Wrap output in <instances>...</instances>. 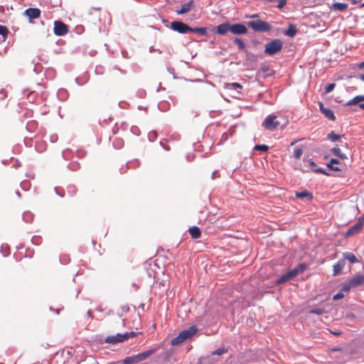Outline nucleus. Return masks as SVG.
Here are the masks:
<instances>
[{
	"label": "nucleus",
	"instance_id": "obj_1",
	"mask_svg": "<svg viewBox=\"0 0 364 364\" xmlns=\"http://www.w3.org/2000/svg\"><path fill=\"white\" fill-rule=\"evenodd\" d=\"M198 331L196 326H192L187 329H185L179 333L178 336L171 340L172 346H177L186 340L193 337Z\"/></svg>",
	"mask_w": 364,
	"mask_h": 364
},
{
	"label": "nucleus",
	"instance_id": "obj_2",
	"mask_svg": "<svg viewBox=\"0 0 364 364\" xmlns=\"http://www.w3.org/2000/svg\"><path fill=\"white\" fill-rule=\"evenodd\" d=\"M139 333V332L136 333L134 331L126 332L124 333H117L116 335L107 336L105 338V342L110 344H117L127 341L130 338H134Z\"/></svg>",
	"mask_w": 364,
	"mask_h": 364
},
{
	"label": "nucleus",
	"instance_id": "obj_3",
	"mask_svg": "<svg viewBox=\"0 0 364 364\" xmlns=\"http://www.w3.org/2000/svg\"><path fill=\"white\" fill-rule=\"evenodd\" d=\"M282 42L279 39H274L265 45L264 53L273 55L282 48Z\"/></svg>",
	"mask_w": 364,
	"mask_h": 364
},
{
	"label": "nucleus",
	"instance_id": "obj_4",
	"mask_svg": "<svg viewBox=\"0 0 364 364\" xmlns=\"http://www.w3.org/2000/svg\"><path fill=\"white\" fill-rule=\"evenodd\" d=\"M248 25L257 32H268L271 30V26L262 20L250 21Z\"/></svg>",
	"mask_w": 364,
	"mask_h": 364
},
{
	"label": "nucleus",
	"instance_id": "obj_5",
	"mask_svg": "<svg viewBox=\"0 0 364 364\" xmlns=\"http://www.w3.org/2000/svg\"><path fill=\"white\" fill-rule=\"evenodd\" d=\"M170 28L181 34H186L191 32V27L188 26L187 24L184 23L182 21H175L171 23Z\"/></svg>",
	"mask_w": 364,
	"mask_h": 364
},
{
	"label": "nucleus",
	"instance_id": "obj_6",
	"mask_svg": "<svg viewBox=\"0 0 364 364\" xmlns=\"http://www.w3.org/2000/svg\"><path fill=\"white\" fill-rule=\"evenodd\" d=\"M279 125V122L277 119V116L272 114H269L262 123V126L267 130H274Z\"/></svg>",
	"mask_w": 364,
	"mask_h": 364
},
{
	"label": "nucleus",
	"instance_id": "obj_7",
	"mask_svg": "<svg viewBox=\"0 0 364 364\" xmlns=\"http://www.w3.org/2000/svg\"><path fill=\"white\" fill-rule=\"evenodd\" d=\"M53 32L56 36H62L68 32V28L67 25L62 21H55L54 22Z\"/></svg>",
	"mask_w": 364,
	"mask_h": 364
},
{
	"label": "nucleus",
	"instance_id": "obj_8",
	"mask_svg": "<svg viewBox=\"0 0 364 364\" xmlns=\"http://www.w3.org/2000/svg\"><path fill=\"white\" fill-rule=\"evenodd\" d=\"M230 32L235 35L245 34L247 32V28L242 23L230 24Z\"/></svg>",
	"mask_w": 364,
	"mask_h": 364
},
{
	"label": "nucleus",
	"instance_id": "obj_9",
	"mask_svg": "<svg viewBox=\"0 0 364 364\" xmlns=\"http://www.w3.org/2000/svg\"><path fill=\"white\" fill-rule=\"evenodd\" d=\"M24 14L28 17L29 21L31 22L32 19H36L40 17L41 10L38 8H29L24 11Z\"/></svg>",
	"mask_w": 364,
	"mask_h": 364
},
{
	"label": "nucleus",
	"instance_id": "obj_10",
	"mask_svg": "<svg viewBox=\"0 0 364 364\" xmlns=\"http://www.w3.org/2000/svg\"><path fill=\"white\" fill-rule=\"evenodd\" d=\"M318 105H319L320 111L325 115V117L326 118H328V119H330L331 121H334L336 119L334 113L330 108L325 107L323 106V102H318Z\"/></svg>",
	"mask_w": 364,
	"mask_h": 364
},
{
	"label": "nucleus",
	"instance_id": "obj_11",
	"mask_svg": "<svg viewBox=\"0 0 364 364\" xmlns=\"http://www.w3.org/2000/svg\"><path fill=\"white\" fill-rule=\"evenodd\" d=\"M194 5V1L193 0H190L188 2L183 4L181 6L180 9L176 10V13L179 15L184 14L190 11Z\"/></svg>",
	"mask_w": 364,
	"mask_h": 364
},
{
	"label": "nucleus",
	"instance_id": "obj_12",
	"mask_svg": "<svg viewBox=\"0 0 364 364\" xmlns=\"http://www.w3.org/2000/svg\"><path fill=\"white\" fill-rule=\"evenodd\" d=\"M215 32L219 35H225L228 32H230V23L225 22L218 25Z\"/></svg>",
	"mask_w": 364,
	"mask_h": 364
},
{
	"label": "nucleus",
	"instance_id": "obj_13",
	"mask_svg": "<svg viewBox=\"0 0 364 364\" xmlns=\"http://www.w3.org/2000/svg\"><path fill=\"white\" fill-rule=\"evenodd\" d=\"M346 264V262L344 259H339L334 265H333V275H338L341 273L344 266Z\"/></svg>",
	"mask_w": 364,
	"mask_h": 364
},
{
	"label": "nucleus",
	"instance_id": "obj_14",
	"mask_svg": "<svg viewBox=\"0 0 364 364\" xmlns=\"http://www.w3.org/2000/svg\"><path fill=\"white\" fill-rule=\"evenodd\" d=\"M156 352V349H150L147 350L146 351H144L141 353H139L136 355V360H138L139 362L146 360L147 358L151 356L152 354H154Z\"/></svg>",
	"mask_w": 364,
	"mask_h": 364
},
{
	"label": "nucleus",
	"instance_id": "obj_15",
	"mask_svg": "<svg viewBox=\"0 0 364 364\" xmlns=\"http://www.w3.org/2000/svg\"><path fill=\"white\" fill-rule=\"evenodd\" d=\"M362 229V226L360 225V223H358L356 222V223L355 225H353V226H351L348 230V231L346 232V236H351V235H353L358 232H359L360 231V230Z\"/></svg>",
	"mask_w": 364,
	"mask_h": 364
},
{
	"label": "nucleus",
	"instance_id": "obj_16",
	"mask_svg": "<svg viewBox=\"0 0 364 364\" xmlns=\"http://www.w3.org/2000/svg\"><path fill=\"white\" fill-rule=\"evenodd\" d=\"M348 7V4L346 3H334L331 6V9L334 11H346Z\"/></svg>",
	"mask_w": 364,
	"mask_h": 364
},
{
	"label": "nucleus",
	"instance_id": "obj_17",
	"mask_svg": "<svg viewBox=\"0 0 364 364\" xmlns=\"http://www.w3.org/2000/svg\"><path fill=\"white\" fill-rule=\"evenodd\" d=\"M350 285L353 287H357L361 284L364 283V276L363 275H357L352 278L350 280Z\"/></svg>",
	"mask_w": 364,
	"mask_h": 364
},
{
	"label": "nucleus",
	"instance_id": "obj_18",
	"mask_svg": "<svg viewBox=\"0 0 364 364\" xmlns=\"http://www.w3.org/2000/svg\"><path fill=\"white\" fill-rule=\"evenodd\" d=\"M343 259H344V260L347 259L352 264H354V263H356L358 262L355 255L351 252H344L343 254Z\"/></svg>",
	"mask_w": 364,
	"mask_h": 364
},
{
	"label": "nucleus",
	"instance_id": "obj_19",
	"mask_svg": "<svg viewBox=\"0 0 364 364\" xmlns=\"http://www.w3.org/2000/svg\"><path fill=\"white\" fill-rule=\"evenodd\" d=\"M188 231L190 232L191 236L193 239L199 238L201 235L199 228H198L196 226H193V227L190 228Z\"/></svg>",
	"mask_w": 364,
	"mask_h": 364
},
{
	"label": "nucleus",
	"instance_id": "obj_20",
	"mask_svg": "<svg viewBox=\"0 0 364 364\" xmlns=\"http://www.w3.org/2000/svg\"><path fill=\"white\" fill-rule=\"evenodd\" d=\"M296 197L299 198H307L309 200H311L313 198L311 193L307 191L296 193Z\"/></svg>",
	"mask_w": 364,
	"mask_h": 364
},
{
	"label": "nucleus",
	"instance_id": "obj_21",
	"mask_svg": "<svg viewBox=\"0 0 364 364\" xmlns=\"http://www.w3.org/2000/svg\"><path fill=\"white\" fill-rule=\"evenodd\" d=\"M362 95H358L353 97L352 100H349L346 103V106H351L358 104L360 102H363Z\"/></svg>",
	"mask_w": 364,
	"mask_h": 364
},
{
	"label": "nucleus",
	"instance_id": "obj_22",
	"mask_svg": "<svg viewBox=\"0 0 364 364\" xmlns=\"http://www.w3.org/2000/svg\"><path fill=\"white\" fill-rule=\"evenodd\" d=\"M331 151L335 156H337L341 159H347L346 154L341 153V149L338 146L332 148Z\"/></svg>",
	"mask_w": 364,
	"mask_h": 364
},
{
	"label": "nucleus",
	"instance_id": "obj_23",
	"mask_svg": "<svg viewBox=\"0 0 364 364\" xmlns=\"http://www.w3.org/2000/svg\"><path fill=\"white\" fill-rule=\"evenodd\" d=\"M191 32L198 33L201 36H205L207 35V31L206 28L204 27L198 28H191Z\"/></svg>",
	"mask_w": 364,
	"mask_h": 364
},
{
	"label": "nucleus",
	"instance_id": "obj_24",
	"mask_svg": "<svg viewBox=\"0 0 364 364\" xmlns=\"http://www.w3.org/2000/svg\"><path fill=\"white\" fill-rule=\"evenodd\" d=\"M296 28L294 25H289L288 29L285 31V35L289 37H294L296 33Z\"/></svg>",
	"mask_w": 364,
	"mask_h": 364
},
{
	"label": "nucleus",
	"instance_id": "obj_25",
	"mask_svg": "<svg viewBox=\"0 0 364 364\" xmlns=\"http://www.w3.org/2000/svg\"><path fill=\"white\" fill-rule=\"evenodd\" d=\"M291 279V277L288 272L282 275L277 281V284H283Z\"/></svg>",
	"mask_w": 364,
	"mask_h": 364
},
{
	"label": "nucleus",
	"instance_id": "obj_26",
	"mask_svg": "<svg viewBox=\"0 0 364 364\" xmlns=\"http://www.w3.org/2000/svg\"><path fill=\"white\" fill-rule=\"evenodd\" d=\"M138 360H136V355H134V356H130V357H127L124 360H123V364H133L134 363H138Z\"/></svg>",
	"mask_w": 364,
	"mask_h": 364
},
{
	"label": "nucleus",
	"instance_id": "obj_27",
	"mask_svg": "<svg viewBox=\"0 0 364 364\" xmlns=\"http://www.w3.org/2000/svg\"><path fill=\"white\" fill-rule=\"evenodd\" d=\"M23 219L26 223H31L33 219V215L31 212H25L23 214Z\"/></svg>",
	"mask_w": 364,
	"mask_h": 364
},
{
	"label": "nucleus",
	"instance_id": "obj_28",
	"mask_svg": "<svg viewBox=\"0 0 364 364\" xmlns=\"http://www.w3.org/2000/svg\"><path fill=\"white\" fill-rule=\"evenodd\" d=\"M341 137V135L336 134L334 132L328 133L327 135L328 139L331 140V141H336Z\"/></svg>",
	"mask_w": 364,
	"mask_h": 364
},
{
	"label": "nucleus",
	"instance_id": "obj_29",
	"mask_svg": "<svg viewBox=\"0 0 364 364\" xmlns=\"http://www.w3.org/2000/svg\"><path fill=\"white\" fill-rule=\"evenodd\" d=\"M233 41L237 46L238 49L243 50L245 48V44L242 39L235 38Z\"/></svg>",
	"mask_w": 364,
	"mask_h": 364
},
{
	"label": "nucleus",
	"instance_id": "obj_30",
	"mask_svg": "<svg viewBox=\"0 0 364 364\" xmlns=\"http://www.w3.org/2000/svg\"><path fill=\"white\" fill-rule=\"evenodd\" d=\"M254 149H255V150H257V151L265 152V151H268L269 147H268V146L264 145V144H258V145H256Z\"/></svg>",
	"mask_w": 364,
	"mask_h": 364
},
{
	"label": "nucleus",
	"instance_id": "obj_31",
	"mask_svg": "<svg viewBox=\"0 0 364 364\" xmlns=\"http://www.w3.org/2000/svg\"><path fill=\"white\" fill-rule=\"evenodd\" d=\"M303 154L301 148H296L294 151V156L296 159H299Z\"/></svg>",
	"mask_w": 364,
	"mask_h": 364
},
{
	"label": "nucleus",
	"instance_id": "obj_32",
	"mask_svg": "<svg viewBox=\"0 0 364 364\" xmlns=\"http://www.w3.org/2000/svg\"><path fill=\"white\" fill-rule=\"evenodd\" d=\"M310 314L321 315L324 313V310L321 308H314L309 311Z\"/></svg>",
	"mask_w": 364,
	"mask_h": 364
},
{
	"label": "nucleus",
	"instance_id": "obj_33",
	"mask_svg": "<svg viewBox=\"0 0 364 364\" xmlns=\"http://www.w3.org/2000/svg\"><path fill=\"white\" fill-rule=\"evenodd\" d=\"M1 252L4 256H7L10 253L9 247L7 245H1Z\"/></svg>",
	"mask_w": 364,
	"mask_h": 364
},
{
	"label": "nucleus",
	"instance_id": "obj_34",
	"mask_svg": "<svg viewBox=\"0 0 364 364\" xmlns=\"http://www.w3.org/2000/svg\"><path fill=\"white\" fill-rule=\"evenodd\" d=\"M9 33L8 28L4 26H0V35L3 36L5 38Z\"/></svg>",
	"mask_w": 364,
	"mask_h": 364
},
{
	"label": "nucleus",
	"instance_id": "obj_35",
	"mask_svg": "<svg viewBox=\"0 0 364 364\" xmlns=\"http://www.w3.org/2000/svg\"><path fill=\"white\" fill-rule=\"evenodd\" d=\"M288 273H289L291 279H292L299 274V270H297L295 267V268L292 269L291 270L289 271Z\"/></svg>",
	"mask_w": 364,
	"mask_h": 364
},
{
	"label": "nucleus",
	"instance_id": "obj_36",
	"mask_svg": "<svg viewBox=\"0 0 364 364\" xmlns=\"http://www.w3.org/2000/svg\"><path fill=\"white\" fill-rule=\"evenodd\" d=\"M288 273H289L291 279H292L299 274V270H297L295 267V268L292 269L291 270L289 271Z\"/></svg>",
	"mask_w": 364,
	"mask_h": 364
},
{
	"label": "nucleus",
	"instance_id": "obj_37",
	"mask_svg": "<svg viewBox=\"0 0 364 364\" xmlns=\"http://www.w3.org/2000/svg\"><path fill=\"white\" fill-rule=\"evenodd\" d=\"M335 83H331V84H328L326 87V89H325V92L326 93H329L331 92V91L333 90V89L335 88Z\"/></svg>",
	"mask_w": 364,
	"mask_h": 364
},
{
	"label": "nucleus",
	"instance_id": "obj_38",
	"mask_svg": "<svg viewBox=\"0 0 364 364\" xmlns=\"http://www.w3.org/2000/svg\"><path fill=\"white\" fill-rule=\"evenodd\" d=\"M306 267H307L306 264H305L304 263H301V264H299V265H297L296 267V269L297 270H299V274H300L306 269Z\"/></svg>",
	"mask_w": 364,
	"mask_h": 364
},
{
	"label": "nucleus",
	"instance_id": "obj_39",
	"mask_svg": "<svg viewBox=\"0 0 364 364\" xmlns=\"http://www.w3.org/2000/svg\"><path fill=\"white\" fill-rule=\"evenodd\" d=\"M225 352V350L224 348H218L217 350H215V351L213 352V355H220L223 354Z\"/></svg>",
	"mask_w": 364,
	"mask_h": 364
},
{
	"label": "nucleus",
	"instance_id": "obj_40",
	"mask_svg": "<svg viewBox=\"0 0 364 364\" xmlns=\"http://www.w3.org/2000/svg\"><path fill=\"white\" fill-rule=\"evenodd\" d=\"M230 89H241L242 85L239 83L234 82L229 85Z\"/></svg>",
	"mask_w": 364,
	"mask_h": 364
},
{
	"label": "nucleus",
	"instance_id": "obj_41",
	"mask_svg": "<svg viewBox=\"0 0 364 364\" xmlns=\"http://www.w3.org/2000/svg\"><path fill=\"white\" fill-rule=\"evenodd\" d=\"M314 171L315 173H323V174L329 176V173L326 172V171L323 168H318L314 169Z\"/></svg>",
	"mask_w": 364,
	"mask_h": 364
},
{
	"label": "nucleus",
	"instance_id": "obj_42",
	"mask_svg": "<svg viewBox=\"0 0 364 364\" xmlns=\"http://www.w3.org/2000/svg\"><path fill=\"white\" fill-rule=\"evenodd\" d=\"M351 287H353V285H350V281H349L348 284L343 285L342 287V290L344 291H348Z\"/></svg>",
	"mask_w": 364,
	"mask_h": 364
},
{
	"label": "nucleus",
	"instance_id": "obj_43",
	"mask_svg": "<svg viewBox=\"0 0 364 364\" xmlns=\"http://www.w3.org/2000/svg\"><path fill=\"white\" fill-rule=\"evenodd\" d=\"M343 297H344L343 294H342V293H338V294H335V295L333 296V299L334 301H337V300H338V299H343Z\"/></svg>",
	"mask_w": 364,
	"mask_h": 364
},
{
	"label": "nucleus",
	"instance_id": "obj_44",
	"mask_svg": "<svg viewBox=\"0 0 364 364\" xmlns=\"http://www.w3.org/2000/svg\"><path fill=\"white\" fill-rule=\"evenodd\" d=\"M287 4L286 0H279V4L277 5V8L281 9H282Z\"/></svg>",
	"mask_w": 364,
	"mask_h": 364
},
{
	"label": "nucleus",
	"instance_id": "obj_45",
	"mask_svg": "<svg viewBox=\"0 0 364 364\" xmlns=\"http://www.w3.org/2000/svg\"><path fill=\"white\" fill-rule=\"evenodd\" d=\"M68 168L70 169L73 170V171L77 170L79 168V164H74V163L73 164H69Z\"/></svg>",
	"mask_w": 364,
	"mask_h": 364
},
{
	"label": "nucleus",
	"instance_id": "obj_46",
	"mask_svg": "<svg viewBox=\"0 0 364 364\" xmlns=\"http://www.w3.org/2000/svg\"><path fill=\"white\" fill-rule=\"evenodd\" d=\"M327 166L331 168L333 171H341V168L338 166L332 165V164H327Z\"/></svg>",
	"mask_w": 364,
	"mask_h": 364
},
{
	"label": "nucleus",
	"instance_id": "obj_47",
	"mask_svg": "<svg viewBox=\"0 0 364 364\" xmlns=\"http://www.w3.org/2000/svg\"><path fill=\"white\" fill-rule=\"evenodd\" d=\"M149 138L150 140L154 141L156 138V132H151L149 134Z\"/></svg>",
	"mask_w": 364,
	"mask_h": 364
},
{
	"label": "nucleus",
	"instance_id": "obj_48",
	"mask_svg": "<svg viewBox=\"0 0 364 364\" xmlns=\"http://www.w3.org/2000/svg\"><path fill=\"white\" fill-rule=\"evenodd\" d=\"M305 162H306L309 165L311 166H316V164L315 162L313 161V159H306L305 160Z\"/></svg>",
	"mask_w": 364,
	"mask_h": 364
},
{
	"label": "nucleus",
	"instance_id": "obj_49",
	"mask_svg": "<svg viewBox=\"0 0 364 364\" xmlns=\"http://www.w3.org/2000/svg\"><path fill=\"white\" fill-rule=\"evenodd\" d=\"M6 97V93L4 90L0 91V99L3 100Z\"/></svg>",
	"mask_w": 364,
	"mask_h": 364
},
{
	"label": "nucleus",
	"instance_id": "obj_50",
	"mask_svg": "<svg viewBox=\"0 0 364 364\" xmlns=\"http://www.w3.org/2000/svg\"><path fill=\"white\" fill-rule=\"evenodd\" d=\"M358 223H360V225L363 227V224H364V215L360 217L358 220H357Z\"/></svg>",
	"mask_w": 364,
	"mask_h": 364
},
{
	"label": "nucleus",
	"instance_id": "obj_51",
	"mask_svg": "<svg viewBox=\"0 0 364 364\" xmlns=\"http://www.w3.org/2000/svg\"><path fill=\"white\" fill-rule=\"evenodd\" d=\"M57 139H58V136L57 135L54 134V135H51L50 136V141L52 142H55L57 141Z\"/></svg>",
	"mask_w": 364,
	"mask_h": 364
},
{
	"label": "nucleus",
	"instance_id": "obj_52",
	"mask_svg": "<svg viewBox=\"0 0 364 364\" xmlns=\"http://www.w3.org/2000/svg\"><path fill=\"white\" fill-rule=\"evenodd\" d=\"M217 177H218V171H215L212 173V178H213V179H215V178H216Z\"/></svg>",
	"mask_w": 364,
	"mask_h": 364
},
{
	"label": "nucleus",
	"instance_id": "obj_53",
	"mask_svg": "<svg viewBox=\"0 0 364 364\" xmlns=\"http://www.w3.org/2000/svg\"><path fill=\"white\" fill-rule=\"evenodd\" d=\"M338 164V161L337 159H332L331 161H330V163L328 164Z\"/></svg>",
	"mask_w": 364,
	"mask_h": 364
},
{
	"label": "nucleus",
	"instance_id": "obj_54",
	"mask_svg": "<svg viewBox=\"0 0 364 364\" xmlns=\"http://www.w3.org/2000/svg\"><path fill=\"white\" fill-rule=\"evenodd\" d=\"M358 68L360 70H364V61L358 65Z\"/></svg>",
	"mask_w": 364,
	"mask_h": 364
},
{
	"label": "nucleus",
	"instance_id": "obj_55",
	"mask_svg": "<svg viewBox=\"0 0 364 364\" xmlns=\"http://www.w3.org/2000/svg\"><path fill=\"white\" fill-rule=\"evenodd\" d=\"M87 314L88 316H90V318H92V313L90 310H89Z\"/></svg>",
	"mask_w": 364,
	"mask_h": 364
},
{
	"label": "nucleus",
	"instance_id": "obj_56",
	"mask_svg": "<svg viewBox=\"0 0 364 364\" xmlns=\"http://www.w3.org/2000/svg\"><path fill=\"white\" fill-rule=\"evenodd\" d=\"M358 77L364 82V74L360 75Z\"/></svg>",
	"mask_w": 364,
	"mask_h": 364
},
{
	"label": "nucleus",
	"instance_id": "obj_57",
	"mask_svg": "<svg viewBox=\"0 0 364 364\" xmlns=\"http://www.w3.org/2000/svg\"><path fill=\"white\" fill-rule=\"evenodd\" d=\"M359 107H360L361 109L364 110V103L359 104Z\"/></svg>",
	"mask_w": 364,
	"mask_h": 364
},
{
	"label": "nucleus",
	"instance_id": "obj_58",
	"mask_svg": "<svg viewBox=\"0 0 364 364\" xmlns=\"http://www.w3.org/2000/svg\"><path fill=\"white\" fill-rule=\"evenodd\" d=\"M295 143H296V141H292V142L291 143V145L292 146V145H294Z\"/></svg>",
	"mask_w": 364,
	"mask_h": 364
},
{
	"label": "nucleus",
	"instance_id": "obj_59",
	"mask_svg": "<svg viewBox=\"0 0 364 364\" xmlns=\"http://www.w3.org/2000/svg\"><path fill=\"white\" fill-rule=\"evenodd\" d=\"M121 147V142L119 143V145L118 146V148Z\"/></svg>",
	"mask_w": 364,
	"mask_h": 364
},
{
	"label": "nucleus",
	"instance_id": "obj_60",
	"mask_svg": "<svg viewBox=\"0 0 364 364\" xmlns=\"http://www.w3.org/2000/svg\"><path fill=\"white\" fill-rule=\"evenodd\" d=\"M362 7H364V2L361 5Z\"/></svg>",
	"mask_w": 364,
	"mask_h": 364
},
{
	"label": "nucleus",
	"instance_id": "obj_61",
	"mask_svg": "<svg viewBox=\"0 0 364 364\" xmlns=\"http://www.w3.org/2000/svg\"><path fill=\"white\" fill-rule=\"evenodd\" d=\"M362 97H363V100L364 101V95H362Z\"/></svg>",
	"mask_w": 364,
	"mask_h": 364
}]
</instances>
